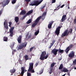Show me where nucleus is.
Masks as SVG:
<instances>
[{
    "mask_svg": "<svg viewBox=\"0 0 76 76\" xmlns=\"http://www.w3.org/2000/svg\"><path fill=\"white\" fill-rule=\"evenodd\" d=\"M65 5H64V4L63 5H62L61 6L60 8H63V7H64V6Z\"/></svg>",
    "mask_w": 76,
    "mask_h": 76,
    "instance_id": "obj_47",
    "label": "nucleus"
},
{
    "mask_svg": "<svg viewBox=\"0 0 76 76\" xmlns=\"http://www.w3.org/2000/svg\"><path fill=\"white\" fill-rule=\"evenodd\" d=\"M56 64V63H53L51 64L50 66L51 67H53L54 66H55V64Z\"/></svg>",
    "mask_w": 76,
    "mask_h": 76,
    "instance_id": "obj_29",
    "label": "nucleus"
},
{
    "mask_svg": "<svg viewBox=\"0 0 76 76\" xmlns=\"http://www.w3.org/2000/svg\"><path fill=\"white\" fill-rule=\"evenodd\" d=\"M39 30H38L36 32H35L34 33V34L35 35H37L39 33Z\"/></svg>",
    "mask_w": 76,
    "mask_h": 76,
    "instance_id": "obj_31",
    "label": "nucleus"
},
{
    "mask_svg": "<svg viewBox=\"0 0 76 76\" xmlns=\"http://www.w3.org/2000/svg\"><path fill=\"white\" fill-rule=\"evenodd\" d=\"M67 74H68V75L69 76H70V72H68L67 73Z\"/></svg>",
    "mask_w": 76,
    "mask_h": 76,
    "instance_id": "obj_52",
    "label": "nucleus"
},
{
    "mask_svg": "<svg viewBox=\"0 0 76 76\" xmlns=\"http://www.w3.org/2000/svg\"><path fill=\"white\" fill-rule=\"evenodd\" d=\"M27 43V42H25L24 43H20L18 48V50H21V49L23 48V47H26Z\"/></svg>",
    "mask_w": 76,
    "mask_h": 76,
    "instance_id": "obj_6",
    "label": "nucleus"
},
{
    "mask_svg": "<svg viewBox=\"0 0 76 76\" xmlns=\"http://www.w3.org/2000/svg\"><path fill=\"white\" fill-rule=\"evenodd\" d=\"M17 25H19V24H17Z\"/></svg>",
    "mask_w": 76,
    "mask_h": 76,
    "instance_id": "obj_63",
    "label": "nucleus"
},
{
    "mask_svg": "<svg viewBox=\"0 0 76 76\" xmlns=\"http://www.w3.org/2000/svg\"><path fill=\"white\" fill-rule=\"evenodd\" d=\"M47 12L45 11L43 12L42 16H40L39 17L37 18H39V20L41 19V18H42V17H44V19L45 18V16L47 15Z\"/></svg>",
    "mask_w": 76,
    "mask_h": 76,
    "instance_id": "obj_14",
    "label": "nucleus"
},
{
    "mask_svg": "<svg viewBox=\"0 0 76 76\" xmlns=\"http://www.w3.org/2000/svg\"><path fill=\"white\" fill-rule=\"evenodd\" d=\"M34 48V47H33L30 48L29 49V52H32V51L33 50V49Z\"/></svg>",
    "mask_w": 76,
    "mask_h": 76,
    "instance_id": "obj_33",
    "label": "nucleus"
},
{
    "mask_svg": "<svg viewBox=\"0 0 76 76\" xmlns=\"http://www.w3.org/2000/svg\"><path fill=\"white\" fill-rule=\"evenodd\" d=\"M32 13H33V10H31L29 11L24 16L22 17V19H24L25 18H26L27 16L31 15V14Z\"/></svg>",
    "mask_w": 76,
    "mask_h": 76,
    "instance_id": "obj_12",
    "label": "nucleus"
},
{
    "mask_svg": "<svg viewBox=\"0 0 76 76\" xmlns=\"http://www.w3.org/2000/svg\"><path fill=\"white\" fill-rule=\"evenodd\" d=\"M43 1L42 0H41V1L39 2L38 0H34L29 5V6H38L41 3H42Z\"/></svg>",
    "mask_w": 76,
    "mask_h": 76,
    "instance_id": "obj_4",
    "label": "nucleus"
},
{
    "mask_svg": "<svg viewBox=\"0 0 76 76\" xmlns=\"http://www.w3.org/2000/svg\"><path fill=\"white\" fill-rule=\"evenodd\" d=\"M4 28L6 29H9V27H8V26L7 25H5L4 26Z\"/></svg>",
    "mask_w": 76,
    "mask_h": 76,
    "instance_id": "obj_35",
    "label": "nucleus"
},
{
    "mask_svg": "<svg viewBox=\"0 0 76 76\" xmlns=\"http://www.w3.org/2000/svg\"><path fill=\"white\" fill-rule=\"evenodd\" d=\"M70 31L69 30L68 32V29L66 30L61 35V37H66L67 36V35L69 34V32L70 34L72 33V31H73L72 28L70 29Z\"/></svg>",
    "mask_w": 76,
    "mask_h": 76,
    "instance_id": "obj_2",
    "label": "nucleus"
},
{
    "mask_svg": "<svg viewBox=\"0 0 76 76\" xmlns=\"http://www.w3.org/2000/svg\"><path fill=\"white\" fill-rule=\"evenodd\" d=\"M45 5L44 6H43V7H40V9L41 10H42L43 9H44V8H45Z\"/></svg>",
    "mask_w": 76,
    "mask_h": 76,
    "instance_id": "obj_37",
    "label": "nucleus"
},
{
    "mask_svg": "<svg viewBox=\"0 0 76 76\" xmlns=\"http://www.w3.org/2000/svg\"><path fill=\"white\" fill-rule=\"evenodd\" d=\"M3 12V11L2 10H0V15H1V14H2V13Z\"/></svg>",
    "mask_w": 76,
    "mask_h": 76,
    "instance_id": "obj_49",
    "label": "nucleus"
},
{
    "mask_svg": "<svg viewBox=\"0 0 76 76\" xmlns=\"http://www.w3.org/2000/svg\"><path fill=\"white\" fill-rule=\"evenodd\" d=\"M54 23V21H50L49 22V23L48 24V27L49 29H51V27H52V25Z\"/></svg>",
    "mask_w": 76,
    "mask_h": 76,
    "instance_id": "obj_18",
    "label": "nucleus"
},
{
    "mask_svg": "<svg viewBox=\"0 0 76 76\" xmlns=\"http://www.w3.org/2000/svg\"><path fill=\"white\" fill-rule=\"evenodd\" d=\"M15 28L14 27H12L10 29V37H13V29Z\"/></svg>",
    "mask_w": 76,
    "mask_h": 76,
    "instance_id": "obj_15",
    "label": "nucleus"
},
{
    "mask_svg": "<svg viewBox=\"0 0 76 76\" xmlns=\"http://www.w3.org/2000/svg\"><path fill=\"white\" fill-rule=\"evenodd\" d=\"M15 20L16 23H18L19 22V17L17 16L15 17Z\"/></svg>",
    "mask_w": 76,
    "mask_h": 76,
    "instance_id": "obj_21",
    "label": "nucleus"
},
{
    "mask_svg": "<svg viewBox=\"0 0 76 76\" xmlns=\"http://www.w3.org/2000/svg\"><path fill=\"white\" fill-rule=\"evenodd\" d=\"M24 58L25 59V60H28V59H29V57L28 56V55H26L24 56Z\"/></svg>",
    "mask_w": 76,
    "mask_h": 76,
    "instance_id": "obj_25",
    "label": "nucleus"
},
{
    "mask_svg": "<svg viewBox=\"0 0 76 76\" xmlns=\"http://www.w3.org/2000/svg\"><path fill=\"white\" fill-rule=\"evenodd\" d=\"M34 69V63H29V67L28 72L31 73H34L35 71Z\"/></svg>",
    "mask_w": 76,
    "mask_h": 76,
    "instance_id": "obj_3",
    "label": "nucleus"
},
{
    "mask_svg": "<svg viewBox=\"0 0 76 76\" xmlns=\"http://www.w3.org/2000/svg\"><path fill=\"white\" fill-rule=\"evenodd\" d=\"M9 26L10 27V28H11V26H12V23L11 21H10L9 22Z\"/></svg>",
    "mask_w": 76,
    "mask_h": 76,
    "instance_id": "obj_34",
    "label": "nucleus"
},
{
    "mask_svg": "<svg viewBox=\"0 0 76 76\" xmlns=\"http://www.w3.org/2000/svg\"><path fill=\"white\" fill-rule=\"evenodd\" d=\"M15 71H16V70H15L14 69H11L10 71V72L11 73H15Z\"/></svg>",
    "mask_w": 76,
    "mask_h": 76,
    "instance_id": "obj_24",
    "label": "nucleus"
},
{
    "mask_svg": "<svg viewBox=\"0 0 76 76\" xmlns=\"http://www.w3.org/2000/svg\"><path fill=\"white\" fill-rule=\"evenodd\" d=\"M55 42H56V40H53L52 42V43L54 44L55 43Z\"/></svg>",
    "mask_w": 76,
    "mask_h": 76,
    "instance_id": "obj_43",
    "label": "nucleus"
},
{
    "mask_svg": "<svg viewBox=\"0 0 76 76\" xmlns=\"http://www.w3.org/2000/svg\"><path fill=\"white\" fill-rule=\"evenodd\" d=\"M73 65H76V60H75L73 61Z\"/></svg>",
    "mask_w": 76,
    "mask_h": 76,
    "instance_id": "obj_36",
    "label": "nucleus"
},
{
    "mask_svg": "<svg viewBox=\"0 0 76 76\" xmlns=\"http://www.w3.org/2000/svg\"><path fill=\"white\" fill-rule=\"evenodd\" d=\"M28 60H31V58H28Z\"/></svg>",
    "mask_w": 76,
    "mask_h": 76,
    "instance_id": "obj_53",
    "label": "nucleus"
},
{
    "mask_svg": "<svg viewBox=\"0 0 76 76\" xmlns=\"http://www.w3.org/2000/svg\"><path fill=\"white\" fill-rule=\"evenodd\" d=\"M69 58V60H71L72 58H73L74 57H75V53H74V51H71L69 54L68 55Z\"/></svg>",
    "mask_w": 76,
    "mask_h": 76,
    "instance_id": "obj_9",
    "label": "nucleus"
},
{
    "mask_svg": "<svg viewBox=\"0 0 76 76\" xmlns=\"http://www.w3.org/2000/svg\"><path fill=\"white\" fill-rule=\"evenodd\" d=\"M39 19L40 18H37L34 23L31 25L32 28H34V27H35L37 25V24H38V22H39Z\"/></svg>",
    "mask_w": 76,
    "mask_h": 76,
    "instance_id": "obj_11",
    "label": "nucleus"
},
{
    "mask_svg": "<svg viewBox=\"0 0 76 76\" xmlns=\"http://www.w3.org/2000/svg\"><path fill=\"white\" fill-rule=\"evenodd\" d=\"M26 11L24 10H23L21 11L20 13V15H25L26 13Z\"/></svg>",
    "mask_w": 76,
    "mask_h": 76,
    "instance_id": "obj_20",
    "label": "nucleus"
},
{
    "mask_svg": "<svg viewBox=\"0 0 76 76\" xmlns=\"http://www.w3.org/2000/svg\"><path fill=\"white\" fill-rule=\"evenodd\" d=\"M16 3V0H12V4H14Z\"/></svg>",
    "mask_w": 76,
    "mask_h": 76,
    "instance_id": "obj_30",
    "label": "nucleus"
},
{
    "mask_svg": "<svg viewBox=\"0 0 76 76\" xmlns=\"http://www.w3.org/2000/svg\"><path fill=\"white\" fill-rule=\"evenodd\" d=\"M48 55H46V52L45 51H43L40 55L39 59L41 60H44L47 59L48 58Z\"/></svg>",
    "mask_w": 76,
    "mask_h": 76,
    "instance_id": "obj_1",
    "label": "nucleus"
},
{
    "mask_svg": "<svg viewBox=\"0 0 76 76\" xmlns=\"http://www.w3.org/2000/svg\"><path fill=\"white\" fill-rule=\"evenodd\" d=\"M61 27L59 26L56 29L55 33L57 36H58V35L60 34V29H61Z\"/></svg>",
    "mask_w": 76,
    "mask_h": 76,
    "instance_id": "obj_10",
    "label": "nucleus"
},
{
    "mask_svg": "<svg viewBox=\"0 0 76 76\" xmlns=\"http://www.w3.org/2000/svg\"><path fill=\"white\" fill-rule=\"evenodd\" d=\"M42 1H43V0H42Z\"/></svg>",
    "mask_w": 76,
    "mask_h": 76,
    "instance_id": "obj_64",
    "label": "nucleus"
},
{
    "mask_svg": "<svg viewBox=\"0 0 76 76\" xmlns=\"http://www.w3.org/2000/svg\"><path fill=\"white\" fill-rule=\"evenodd\" d=\"M25 1L26 2H29L30 1H31V0H25Z\"/></svg>",
    "mask_w": 76,
    "mask_h": 76,
    "instance_id": "obj_48",
    "label": "nucleus"
},
{
    "mask_svg": "<svg viewBox=\"0 0 76 76\" xmlns=\"http://www.w3.org/2000/svg\"><path fill=\"white\" fill-rule=\"evenodd\" d=\"M10 2V0H5L1 2V4L3 7H4L6 5H8Z\"/></svg>",
    "mask_w": 76,
    "mask_h": 76,
    "instance_id": "obj_7",
    "label": "nucleus"
},
{
    "mask_svg": "<svg viewBox=\"0 0 76 76\" xmlns=\"http://www.w3.org/2000/svg\"><path fill=\"white\" fill-rule=\"evenodd\" d=\"M8 39L7 37H4L3 38V40L4 41H7Z\"/></svg>",
    "mask_w": 76,
    "mask_h": 76,
    "instance_id": "obj_28",
    "label": "nucleus"
},
{
    "mask_svg": "<svg viewBox=\"0 0 76 76\" xmlns=\"http://www.w3.org/2000/svg\"><path fill=\"white\" fill-rule=\"evenodd\" d=\"M57 10L56 9H55L54 10H55V11H57Z\"/></svg>",
    "mask_w": 76,
    "mask_h": 76,
    "instance_id": "obj_57",
    "label": "nucleus"
},
{
    "mask_svg": "<svg viewBox=\"0 0 76 76\" xmlns=\"http://www.w3.org/2000/svg\"><path fill=\"white\" fill-rule=\"evenodd\" d=\"M22 36L21 35H20L17 39V41L19 43V44H20L21 43V40L22 39Z\"/></svg>",
    "mask_w": 76,
    "mask_h": 76,
    "instance_id": "obj_17",
    "label": "nucleus"
},
{
    "mask_svg": "<svg viewBox=\"0 0 76 76\" xmlns=\"http://www.w3.org/2000/svg\"><path fill=\"white\" fill-rule=\"evenodd\" d=\"M32 22V20L31 19H29L27 22H26V24H29V23H31Z\"/></svg>",
    "mask_w": 76,
    "mask_h": 76,
    "instance_id": "obj_23",
    "label": "nucleus"
},
{
    "mask_svg": "<svg viewBox=\"0 0 76 76\" xmlns=\"http://www.w3.org/2000/svg\"><path fill=\"white\" fill-rule=\"evenodd\" d=\"M28 35H29L28 33L27 35L26 36V38H27L28 39H29V38H31V34H30L28 37Z\"/></svg>",
    "mask_w": 76,
    "mask_h": 76,
    "instance_id": "obj_22",
    "label": "nucleus"
},
{
    "mask_svg": "<svg viewBox=\"0 0 76 76\" xmlns=\"http://www.w3.org/2000/svg\"><path fill=\"white\" fill-rule=\"evenodd\" d=\"M56 0H52V3H56Z\"/></svg>",
    "mask_w": 76,
    "mask_h": 76,
    "instance_id": "obj_41",
    "label": "nucleus"
},
{
    "mask_svg": "<svg viewBox=\"0 0 76 76\" xmlns=\"http://www.w3.org/2000/svg\"><path fill=\"white\" fill-rule=\"evenodd\" d=\"M68 8L69 9H70V7H69V6L68 7Z\"/></svg>",
    "mask_w": 76,
    "mask_h": 76,
    "instance_id": "obj_59",
    "label": "nucleus"
},
{
    "mask_svg": "<svg viewBox=\"0 0 76 76\" xmlns=\"http://www.w3.org/2000/svg\"><path fill=\"white\" fill-rule=\"evenodd\" d=\"M40 73H41V74H42V73H43V70H42L41 72V71H40Z\"/></svg>",
    "mask_w": 76,
    "mask_h": 76,
    "instance_id": "obj_51",
    "label": "nucleus"
},
{
    "mask_svg": "<svg viewBox=\"0 0 76 76\" xmlns=\"http://www.w3.org/2000/svg\"><path fill=\"white\" fill-rule=\"evenodd\" d=\"M58 60H59L60 61V60H61V58H60V59H59Z\"/></svg>",
    "mask_w": 76,
    "mask_h": 76,
    "instance_id": "obj_55",
    "label": "nucleus"
},
{
    "mask_svg": "<svg viewBox=\"0 0 76 76\" xmlns=\"http://www.w3.org/2000/svg\"><path fill=\"white\" fill-rule=\"evenodd\" d=\"M66 75V74H65L64 75H62V76H65Z\"/></svg>",
    "mask_w": 76,
    "mask_h": 76,
    "instance_id": "obj_54",
    "label": "nucleus"
},
{
    "mask_svg": "<svg viewBox=\"0 0 76 76\" xmlns=\"http://www.w3.org/2000/svg\"><path fill=\"white\" fill-rule=\"evenodd\" d=\"M38 64H39V62H37L35 64V66L37 67V66H38Z\"/></svg>",
    "mask_w": 76,
    "mask_h": 76,
    "instance_id": "obj_42",
    "label": "nucleus"
},
{
    "mask_svg": "<svg viewBox=\"0 0 76 76\" xmlns=\"http://www.w3.org/2000/svg\"><path fill=\"white\" fill-rule=\"evenodd\" d=\"M61 71L62 72H68L69 70L66 68H64L63 69L61 70Z\"/></svg>",
    "mask_w": 76,
    "mask_h": 76,
    "instance_id": "obj_19",
    "label": "nucleus"
},
{
    "mask_svg": "<svg viewBox=\"0 0 76 76\" xmlns=\"http://www.w3.org/2000/svg\"><path fill=\"white\" fill-rule=\"evenodd\" d=\"M73 45L71 44L66 48V50H65L66 54H68L69 53V51L70 50H71V48H72L73 47Z\"/></svg>",
    "mask_w": 76,
    "mask_h": 76,
    "instance_id": "obj_8",
    "label": "nucleus"
},
{
    "mask_svg": "<svg viewBox=\"0 0 76 76\" xmlns=\"http://www.w3.org/2000/svg\"><path fill=\"white\" fill-rule=\"evenodd\" d=\"M60 8H58V9L57 10H58L60 9Z\"/></svg>",
    "mask_w": 76,
    "mask_h": 76,
    "instance_id": "obj_62",
    "label": "nucleus"
},
{
    "mask_svg": "<svg viewBox=\"0 0 76 76\" xmlns=\"http://www.w3.org/2000/svg\"><path fill=\"white\" fill-rule=\"evenodd\" d=\"M27 76H31V74L29 72H27Z\"/></svg>",
    "mask_w": 76,
    "mask_h": 76,
    "instance_id": "obj_38",
    "label": "nucleus"
},
{
    "mask_svg": "<svg viewBox=\"0 0 76 76\" xmlns=\"http://www.w3.org/2000/svg\"><path fill=\"white\" fill-rule=\"evenodd\" d=\"M61 4H59L58 6H57V8H58V7H59L61 6Z\"/></svg>",
    "mask_w": 76,
    "mask_h": 76,
    "instance_id": "obj_45",
    "label": "nucleus"
},
{
    "mask_svg": "<svg viewBox=\"0 0 76 76\" xmlns=\"http://www.w3.org/2000/svg\"><path fill=\"white\" fill-rule=\"evenodd\" d=\"M53 71V68H51L50 70V72H49L50 74H51L52 73V71Z\"/></svg>",
    "mask_w": 76,
    "mask_h": 76,
    "instance_id": "obj_39",
    "label": "nucleus"
},
{
    "mask_svg": "<svg viewBox=\"0 0 76 76\" xmlns=\"http://www.w3.org/2000/svg\"><path fill=\"white\" fill-rule=\"evenodd\" d=\"M25 66L22 67H21V75L22 76H23V74L25 72H27V70L25 69Z\"/></svg>",
    "mask_w": 76,
    "mask_h": 76,
    "instance_id": "obj_13",
    "label": "nucleus"
},
{
    "mask_svg": "<svg viewBox=\"0 0 76 76\" xmlns=\"http://www.w3.org/2000/svg\"><path fill=\"white\" fill-rule=\"evenodd\" d=\"M51 46H50V47H49V48H51Z\"/></svg>",
    "mask_w": 76,
    "mask_h": 76,
    "instance_id": "obj_58",
    "label": "nucleus"
},
{
    "mask_svg": "<svg viewBox=\"0 0 76 76\" xmlns=\"http://www.w3.org/2000/svg\"><path fill=\"white\" fill-rule=\"evenodd\" d=\"M66 15H64L62 16L61 20H60V21L61 22H63L66 20Z\"/></svg>",
    "mask_w": 76,
    "mask_h": 76,
    "instance_id": "obj_16",
    "label": "nucleus"
},
{
    "mask_svg": "<svg viewBox=\"0 0 76 76\" xmlns=\"http://www.w3.org/2000/svg\"><path fill=\"white\" fill-rule=\"evenodd\" d=\"M50 46H51L52 47L53 45H54V44L53 43H50Z\"/></svg>",
    "mask_w": 76,
    "mask_h": 76,
    "instance_id": "obj_50",
    "label": "nucleus"
},
{
    "mask_svg": "<svg viewBox=\"0 0 76 76\" xmlns=\"http://www.w3.org/2000/svg\"><path fill=\"white\" fill-rule=\"evenodd\" d=\"M66 7H68L69 6V3L68 2H67L66 4Z\"/></svg>",
    "mask_w": 76,
    "mask_h": 76,
    "instance_id": "obj_40",
    "label": "nucleus"
},
{
    "mask_svg": "<svg viewBox=\"0 0 76 76\" xmlns=\"http://www.w3.org/2000/svg\"><path fill=\"white\" fill-rule=\"evenodd\" d=\"M74 69H75V70L76 69V67L74 68Z\"/></svg>",
    "mask_w": 76,
    "mask_h": 76,
    "instance_id": "obj_61",
    "label": "nucleus"
},
{
    "mask_svg": "<svg viewBox=\"0 0 76 76\" xmlns=\"http://www.w3.org/2000/svg\"><path fill=\"white\" fill-rule=\"evenodd\" d=\"M8 24V23H7V20H5V21L4 23V26H5V25H7Z\"/></svg>",
    "mask_w": 76,
    "mask_h": 76,
    "instance_id": "obj_27",
    "label": "nucleus"
},
{
    "mask_svg": "<svg viewBox=\"0 0 76 76\" xmlns=\"http://www.w3.org/2000/svg\"><path fill=\"white\" fill-rule=\"evenodd\" d=\"M58 51V53H63L64 52V50H61V49H60L59 50L58 49H54L52 51V53L54 55L56 56L57 54V52Z\"/></svg>",
    "mask_w": 76,
    "mask_h": 76,
    "instance_id": "obj_5",
    "label": "nucleus"
},
{
    "mask_svg": "<svg viewBox=\"0 0 76 76\" xmlns=\"http://www.w3.org/2000/svg\"><path fill=\"white\" fill-rule=\"evenodd\" d=\"M73 67H75V65H73Z\"/></svg>",
    "mask_w": 76,
    "mask_h": 76,
    "instance_id": "obj_60",
    "label": "nucleus"
},
{
    "mask_svg": "<svg viewBox=\"0 0 76 76\" xmlns=\"http://www.w3.org/2000/svg\"><path fill=\"white\" fill-rule=\"evenodd\" d=\"M14 45H15V44H12V45H10V47L11 48V49H13V47H14Z\"/></svg>",
    "mask_w": 76,
    "mask_h": 76,
    "instance_id": "obj_32",
    "label": "nucleus"
},
{
    "mask_svg": "<svg viewBox=\"0 0 76 76\" xmlns=\"http://www.w3.org/2000/svg\"><path fill=\"white\" fill-rule=\"evenodd\" d=\"M16 50H13V51L14 52H15V51H16Z\"/></svg>",
    "mask_w": 76,
    "mask_h": 76,
    "instance_id": "obj_56",
    "label": "nucleus"
},
{
    "mask_svg": "<svg viewBox=\"0 0 76 76\" xmlns=\"http://www.w3.org/2000/svg\"><path fill=\"white\" fill-rule=\"evenodd\" d=\"M18 61L19 62V63H20V64H21V63H22V61L20 59H19L18 60Z\"/></svg>",
    "mask_w": 76,
    "mask_h": 76,
    "instance_id": "obj_44",
    "label": "nucleus"
},
{
    "mask_svg": "<svg viewBox=\"0 0 76 76\" xmlns=\"http://www.w3.org/2000/svg\"><path fill=\"white\" fill-rule=\"evenodd\" d=\"M74 24H76V18H75L74 20Z\"/></svg>",
    "mask_w": 76,
    "mask_h": 76,
    "instance_id": "obj_46",
    "label": "nucleus"
},
{
    "mask_svg": "<svg viewBox=\"0 0 76 76\" xmlns=\"http://www.w3.org/2000/svg\"><path fill=\"white\" fill-rule=\"evenodd\" d=\"M63 64H61L60 65V66H59V70H61V69H63Z\"/></svg>",
    "mask_w": 76,
    "mask_h": 76,
    "instance_id": "obj_26",
    "label": "nucleus"
}]
</instances>
